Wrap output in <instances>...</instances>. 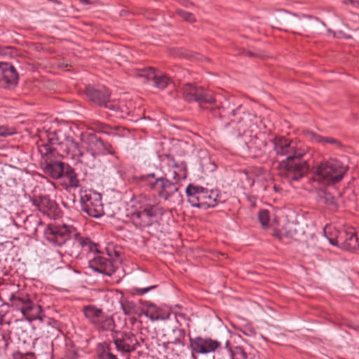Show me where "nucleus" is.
<instances>
[{
    "mask_svg": "<svg viewBox=\"0 0 359 359\" xmlns=\"http://www.w3.org/2000/svg\"><path fill=\"white\" fill-rule=\"evenodd\" d=\"M210 114L215 124L229 137L245 135L257 137L261 133L262 121L254 113L244 111L242 105L226 101L217 108H211Z\"/></svg>",
    "mask_w": 359,
    "mask_h": 359,
    "instance_id": "nucleus-1",
    "label": "nucleus"
},
{
    "mask_svg": "<svg viewBox=\"0 0 359 359\" xmlns=\"http://www.w3.org/2000/svg\"><path fill=\"white\" fill-rule=\"evenodd\" d=\"M271 141L276 155L286 156V158L280 161L278 165L282 178L289 182L299 181L307 174L309 165L302 159L306 153L298 146L297 142L278 136Z\"/></svg>",
    "mask_w": 359,
    "mask_h": 359,
    "instance_id": "nucleus-2",
    "label": "nucleus"
},
{
    "mask_svg": "<svg viewBox=\"0 0 359 359\" xmlns=\"http://www.w3.org/2000/svg\"><path fill=\"white\" fill-rule=\"evenodd\" d=\"M131 180L136 187L152 192L165 201L168 200L179 189L171 174L165 172L161 167L156 165H149L144 173L132 176Z\"/></svg>",
    "mask_w": 359,
    "mask_h": 359,
    "instance_id": "nucleus-3",
    "label": "nucleus"
},
{
    "mask_svg": "<svg viewBox=\"0 0 359 359\" xmlns=\"http://www.w3.org/2000/svg\"><path fill=\"white\" fill-rule=\"evenodd\" d=\"M270 23L273 29L294 34H299L294 29L320 31L326 27V24L317 17L307 14L299 15L285 9H280L273 15Z\"/></svg>",
    "mask_w": 359,
    "mask_h": 359,
    "instance_id": "nucleus-4",
    "label": "nucleus"
},
{
    "mask_svg": "<svg viewBox=\"0 0 359 359\" xmlns=\"http://www.w3.org/2000/svg\"><path fill=\"white\" fill-rule=\"evenodd\" d=\"M47 143L50 148H56L58 155L61 157L67 156L77 162L88 165L85 159L84 152L79 143L71 135L69 130L62 128L46 131Z\"/></svg>",
    "mask_w": 359,
    "mask_h": 359,
    "instance_id": "nucleus-5",
    "label": "nucleus"
},
{
    "mask_svg": "<svg viewBox=\"0 0 359 359\" xmlns=\"http://www.w3.org/2000/svg\"><path fill=\"white\" fill-rule=\"evenodd\" d=\"M348 168L341 161L330 158L313 168L311 180L324 186H333L342 180Z\"/></svg>",
    "mask_w": 359,
    "mask_h": 359,
    "instance_id": "nucleus-6",
    "label": "nucleus"
},
{
    "mask_svg": "<svg viewBox=\"0 0 359 359\" xmlns=\"http://www.w3.org/2000/svg\"><path fill=\"white\" fill-rule=\"evenodd\" d=\"M163 214V207L158 204L146 202L140 204L128 217L136 229H144L154 224H158Z\"/></svg>",
    "mask_w": 359,
    "mask_h": 359,
    "instance_id": "nucleus-7",
    "label": "nucleus"
},
{
    "mask_svg": "<svg viewBox=\"0 0 359 359\" xmlns=\"http://www.w3.org/2000/svg\"><path fill=\"white\" fill-rule=\"evenodd\" d=\"M38 151L41 156L39 165L43 172L53 180L62 179V170L67 163L59 158L57 149L42 144L39 145Z\"/></svg>",
    "mask_w": 359,
    "mask_h": 359,
    "instance_id": "nucleus-8",
    "label": "nucleus"
},
{
    "mask_svg": "<svg viewBox=\"0 0 359 359\" xmlns=\"http://www.w3.org/2000/svg\"><path fill=\"white\" fill-rule=\"evenodd\" d=\"M182 95L187 102H196L201 109L208 110L209 117L212 119L211 108L219 107V106L215 105L216 100L210 91L195 83L184 84L182 88Z\"/></svg>",
    "mask_w": 359,
    "mask_h": 359,
    "instance_id": "nucleus-9",
    "label": "nucleus"
},
{
    "mask_svg": "<svg viewBox=\"0 0 359 359\" xmlns=\"http://www.w3.org/2000/svg\"><path fill=\"white\" fill-rule=\"evenodd\" d=\"M83 313L89 323L99 332H114L116 324L112 316L103 311L95 305L89 304L83 306Z\"/></svg>",
    "mask_w": 359,
    "mask_h": 359,
    "instance_id": "nucleus-10",
    "label": "nucleus"
},
{
    "mask_svg": "<svg viewBox=\"0 0 359 359\" xmlns=\"http://www.w3.org/2000/svg\"><path fill=\"white\" fill-rule=\"evenodd\" d=\"M74 231V226L49 224L43 231L45 240L54 247H60L69 241V233Z\"/></svg>",
    "mask_w": 359,
    "mask_h": 359,
    "instance_id": "nucleus-11",
    "label": "nucleus"
},
{
    "mask_svg": "<svg viewBox=\"0 0 359 359\" xmlns=\"http://www.w3.org/2000/svg\"><path fill=\"white\" fill-rule=\"evenodd\" d=\"M83 93L86 100L95 107L107 109L111 102V92L104 86L86 85Z\"/></svg>",
    "mask_w": 359,
    "mask_h": 359,
    "instance_id": "nucleus-12",
    "label": "nucleus"
},
{
    "mask_svg": "<svg viewBox=\"0 0 359 359\" xmlns=\"http://www.w3.org/2000/svg\"><path fill=\"white\" fill-rule=\"evenodd\" d=\"M80 203L82 211L90 217L98 218L104 213L101 195L98 193L90 191L88 193L85 191L84 194L81 195Z\"/></svg>",
    "mask_w": 359,
    "mask_h": 359,
    "instance_id": "nucleus-13",
    "label": "nucleus"
},
{
    "mask_svg": "<svg viewBox=\"0 0 359 359\" xmlns=\"http://www.w3.org/2000/svg\"><path fill=\"white\" fill-rule=\"evenodd\" d=\"M189 346L191 349V356L196 359L195 353L208 354L214 353L222 348L221 342L209 337L203 338L198 336L194 338L189 337Z\"/></svg>",
    "mask_w": 359,
    "mask_h": 359,
    "instance_id": "nucleus-14",
    "label": "nucleus"
},
{
    "mask_svg": "<svg viewBox=\"0 0 359 359\" xmlns=\"http://www.w3.org/2000/svg\"><path fill=\"white\" fill-rule=\"evenodd\" d=\"M19 80L18 73L10 62H0V87L4 89H13Z\"/></svg>",
    "mask_w": 359,
    "mask_h": 359,
    "instance_id": "nucleus-15",
    "label": "nucleus"
},
{
    "mask_svg": "<svg viewBox=\"0 0 359 359\" xmlns=\"http://www.w3.org/2000/svg\"><path fill=\"white\" fill-rule=\"evenodd\" d=\"M357 233L353 229L342 230L338 237L330 239V244L333 246L346 251H353L358 250Z\"/></svg>",
    "mask_w": 359,
    "mask_h": 359,
    "instance_id": "nucleus-16",
    "label": "nucleus"
},
{
    "mask_svg": "<svg viewBox=\"0 0 359 359\" xmlns=\"http://www.w3.org/2000/svg\"><path fill=\"white\" fill-rule=\"evenodd\" d=\"M88 267L94 272L109 277L117 269V266L111 259L101 256V254H97L88 260Z\"/></svg>",
    "mask_w": 359,
    "mask_h": 359,
    "instance_id": "nucleus-17",
    "label": "nucleus"
},
{
    "mask_svg": "<svg viewBox=\"0 0 359 359\" xmlns=\"http://www.w3.org/2000/svg\"><path fill=\"white\" fill-rule=\"evenodd\" d=\"M140 303L142 306L141 308V312L139 314L140 316L141 314H143L149 318L151 321L167 320L170 317L169 312L163 311L154 303L142 299L140 300Z\"/></svg>",
    "mask_w": 359,
    "mask_h": 359,
    "instance_id": "nucleus-18",
    "label": "nucleus"
},
{
    "mask_svg": "<svg viewBox=\"0 0 359 359\" xmlns=\"http://www.w3.org/2000/svg\"><path fill=\"white\" fill-rule=\"evenodd\" d=\"M81 141L87 152L90 153L93 158L102 155L103 140L95 133L81 135Z\"/></svg>",
    "mask_w": 359,
    "mask_h": 359,
    "instance_id": "nucleus-19",
    "label": "nucleus"
},
{
    "mask_svg": "<svg viewBox=\"0 0 359 359\" xmlns=\"http://www.w3.org/2000/svg\"><path fill=\"white\" fill-rule=\"evenodd\" d=\"M158 157L161 161L166 159L168 161V165L176 169L173 170L171 174V177L172 180H174L173 182H176V183H177L178 181L187 178L188 172L187 165L184 162H181L180 164H178L175 161L174 157L170 154L159 155Z\"/></svg>",
    "mask_w": 359,
    "mask_h": 359,
    "instance_id": "nucleus-20",
    "label": "nucleus"
},
{
    "mask_svg": "<svg viewBox=\"0 0 359 359\" xmlns=\"http://www.w3.org/2000/svg\"><path fill=\"white\" fill-rule=\"evenodd\" d=\"M39 211L54 219L61 217L62 215L58 204L49 195L41 196V209Z\"/></svg>",
    "mask_w": 359,
    "mask_h": 359,
    "instance_id": "nucleus-21",
    "label": "nucleus"
},
{
    "mask_svg": "<svg viewBox=\"0 0 359 359\" xmlns=\"http://www.w3.org/2000/svg\"><path fill=\"white\" fill-rule=\"evenodd\" d=\"M197 165L198 170L205 175L214 172L217 169V165L205 151H201L198 154Z\"/></svg>",
    "mask_w": 359,
    "mask_h": 359,
    "instance_id": "nucleus-22",
    "label": "nucleus"
},
{
    "mask_svg": "<svg viewBox=\"0 0 359 359\" xmlns=\"http://www.w3.org/2000/svg\"><path fill=\"white\" fill-rule=\"evenodd\" d=\"M317 201L325 205L331 212H335L339 210L337 198L325 189L317 191Z\"/></svg>",
    "mask_w": 359,
    "mask_h": 359,
    "instance_id": "nucleus-23",
    "label": "nucleus"
},
{
    "mask_svg": "<svg viewBox=\"0 0 359 359\" xmlns=\"http://www.w3.org/2000/svg\"><path fill=\"white\" fill-rule=\"evenodd\" d=\"M204 187L194 184H189L185 189L187 201L192 207L198 208L200 205V198L204 194Z\"/></svg>",
    "mask_w": 359,
    "mask_h": 359,
    "instance_id": "nucleus-24",
    "label": "nucleus"
},
{
    "mask_svg": "<svg viewBox=\"0 0 359 359\" xmlns=\"http://www.w3.org/2000/svg\"><path fill=\"white\" fill-rule=\"evenodd\" d=\"M30 295L27 293L17 292L11 294L9 297L11 305L16 309L20 310L22 315H25V307L31 301Z\"/></svg>",
    "mask_w": 359,
    "mask_h": 359,
    "instance_id": "nucleus-25",
    "label": "nucleus"
},
{
    "mask_svg": "<svg viewBox=\"0 0 359 359\" xmlns=\"http://www.w3.org/2000/svg\"><path fill=\"white\" fill-rule=\"evenodd\" d=\"M172 334L171 340L168 341V345H177V350L173 353V355H180L185 345V331L182 328L175 327Z\"/></svg>",
    "mask_w": 359,
    "mask_h": 359,
    "instance_id": "nucleus-26",
    "label": "nucleus"
},
{
    "mask_svg": "<svg viewBox=\"0 0 359 359\" xmlns=\"http://www.w3.org/2000/svg\"><path fill=\"white\" fill-rule=\"evenodd\" d=\"M110 113L109 116H112L117 119H128L130 121H133V119L129 118L130 111L126 105L120 106L114 102H111L107 108Z\"/></svg>",
    "mask_w": 359,
    "mask_h": 359,
    "instance_id": "nucleus-27",
    "label": "nucleus"
},
{
    "mask_svg": "<svg viewBox=\"0 0 359 359\" xmlns=\"http://www.w3.org/2000/svg\"><path fill=\"white\" fill-rule=\"evenodd\" d=\"M111 341L107 340L97 344L95 352L97 359H118L111 352Z\"/></svg>",
    "mask_w": 359,
    "mask_h": 359,
    "instance_id": "nucleus-28",
    "label": "nucleus"
},
{
    "mask_svg": "<svg viewBox=\"0 0 359 359\" xmlns=\"http://www.w3.org/2000/svg\"><path fill=\"white\" fill-rule=\"evenodd\" d=\"M42 306L39 304H35L32 299L29 302H28V305L25 307V311L24 316L29 321H32L35 319H39L40 320H43L42 319Z\"/></svg>",
    "mask_w": 359,
    "mask_h": 359,
    "instance_id": "nucleus-29",
    "label": "nucleus"
},
{
    "mask_svg": "<svg viewBox=\"0 0 359 359\" xmlns=\"http://www.w3.org/2000/svg\"><path fill=\"white\" fill-rule=\"evenodd\" d=\"M62 172V179L65 178L68 181L67 187L75 189L80 186L78 175L76 172L75 169L71 167L68 163L66 164Z\"/></svg>",
    "mask_w": 359,
    "mask_h": 359,
    "instance_id": "nucleus-30",
    "label": "nucleus"
},
{
    "mask_svg": "<svg viewBox=\"0 0 359 359\" xmlns=\"http://www.w3.org/2000/svg\"><path fill=\"white\" fill-rule=\"evenodd\" d=\"M111 334L112 341L115 345L116 349L118 352H120L123 355H129L132 353L131 350L133 346L127 344L124 338L122 335H118V334Z\"/></svg>",
    "mask_w": 359,
    "mask_h": 359,
    "instance_id": "nucleus-31",
    "label": "nucleus"
},
{
    "mask_svg": "<svg viewBox=\"0 0 359 359\" xmlns=\"http://www.w3.org/2000/svg\"><path fill=\"white\" fill-rule=\"evenodd\" d=\"M313 140L323 145L330 144L335 145L337 148H342L343 144L339 140L332 137H323L313 132L311 133Z\"/></svg>",
    "mask_w": 359,
    "mask_h": 359,
    "instance_id": "nucleus-32",
    "label": "nucleus"
},
{
    "mask_svg": "<svg viewBox=\"0 0 359 359\" xmlns=\"http://www.w3.org/2000/svg\"><path fill=\"white\" fill-rule=\"evenodd\" d=\"M151 81H154V86L160 90H164L170 83H172V79L166 74H158L156 72L154 76L152 77Z\"/></svg>",
    "mask_w": 359,
    "mask_h": 359,
    "instance_id": "nucleus-33",
    "label": "nucleus"
},
{
    "mask_svg": "<svg viewBox=\"0 0 359 359\" xmlns=\"http://www.w3.org/2000/svg\"><path fill=\"white\" fill-rule=\"evenodd\" d=\"M80 247L83 251L87 253L102 254L103 252L100 250V245L94 243L90 237H86L85 240H82V245Z\"/></svg>",
    "mask_w": 359,
    "mask_h": 359,
    "instance_id": "nucleus-34",
    "label": "nucleus"
},
{
    "mask_svg": "<svg viewBox=\"0 0 359 359\" xmlns=\"http://www.w3.org/2000/svg\"><path fill=\"white\" fill-rule=\"evenodd\" d=\"M119 303L121 308L126 316L136 314L137 313L135 304L132 301L128 300L123 294H121L119 299Z\"/></svg>",
    "mask_w": 359,
    "mask_h": 359,
    "instance_id": "nucleus-35",
    "label": "nucleus"
},
{
    "mask_svg": "<svg viewBox=\"0 0 359 359\" xmlns=\"http://www.w3.org/2000/svg\"><path fill=\"white\" fill-rule=\"evenodd\" d=\"M204 194L201 196L200 200V205H198V208L207 210L208 208L215 207V203L212 201L211 190H208L207 188L203 189Z\"/></svg>",
    "mask_w": 359,
    "mask_h": 359,
    "instance_id": "nucleus-36",
    "label": "nucleus"
},
{
    "mask_svg": "<svg viewBox=\"0 0 359 359\" xmlns=\"http://www.w3.org/2000/svg\"><path fill=\"white\" fill-rule=\"evenodd\" d=\"M114 333L118 334V335H122V337L124 338V340L127 343V344L131 345L133 347L131 348V351H135L137 346H140V344L136 338L135 334L130 332H125V331H116L114 330Z\"/></svg>",
    "mask_w": 359,
    "mask_h": 359,
    "instance_id": "nucleus-37",
    "label": "nucleus"
},
{
    "mask_svg": "<svg viewBox=\"0 0 359 359\" xmlns=\"http://www.w3.org/2000/svg\"><path fill=\"white\" fill-rule=\"evenodd\" d=\"M156 72V69L151 67L135 69V74L137 76L145 78L147 81L152 79V77L154 76Z\"/></svg>",
    "mask_w": 359,
    "mask_h": 359,
    "instance_id": "nucleus-38",
    "label": "nucleus"
},
{
    "mask_svg": "<svg viewBox=\"0 0 359 359\" xmlns=\"http://www.w3.org/2000/svg\"><path fill=\"white\" fill-rule=\"evenodd\" d=\"M105 250L107 252V255L109 256V259H111L113 263L115 264L117 261H121L120 256L121 252L116 249V246L109 244L106 248Z\"/></svg>",
    "mask_w": 359,
    "mask_h": 359,
    "instance_id": "nucleus-39",
    "label": "nucleus"
},
{
    "mask_svg": "<svg viewBox=\"0 0 359 359\" xmlns=\"http://www.w3.org/2000/svg\"><path fill=\"white\" fill-rule=\"evenodd\" d=\"M230 359H248V354L245 351L243 347L236 346L233 347V351L232 352ZM250 359H259L258 358H250Z\"/></svg>",
    "mask_w": 359,
    "mask_h": 359,
    "instance_id": "nucleus-40",
    "label": "nucleus"
},
{
    "mask_svg": "<svg viewBox=\"0 0 359 359\" xmlns=\"http://www.w3.org/2000/svg\"><path fill=\"white\" fill-rule=\"evenodd\" d=\"M258 219L262 227H267L269 222V211L262 209L258 212Z\"/></svg>",
    "mask_w": 359,
    "mask_h": 359,
    "instance_id": "nucleus-41",
    "label": "nucleus"
},
{
    "mask_svg": "<svg viewBox=\"0 0 359 359\" xmlns=\"http://www.w3.org/2000/svg\"><path fill=\"white\" fill-rule=\"evenodd\" d=\"M95 127L96 132L97 133H102L107 135L116 134L114 133V128L108 124L97 122V123L95 124Z\"/></svg>",
    "mask_w": 359,
    "mask_h": 359,
    "instance_id": "nucleus-42",
    "label": "nucleus"
},
{
    "mask_svg": "<svg viewBox=\"0 0 359 359\" xmlns=\"http://www.w3.org/2000/svg\"><path fill=\"white\" fill-rule=\"evenodd\" d=\"M18 55V50L13 46H0V55L8 56L10 57H15Z\"/></svg>",
    "mask_w": 359,
    "mask_h": 359,
    "instance_id": "nucleus-43",
    "label": "nucleus"
},
{
    "mask_svg": "<svg viewBox=\"0 0 359 359\" xmlns=\"http://www.w3.org/2000/svg\"><path fill=\"white\" fill-rule=\"evenodd\" d=\"M222 332L224 339H226L225 348L227 349V351H229V355L231 356L232 354V352L233 351V347L231 345V343L229 340V338H230L231 337V332L226 327H224L222 329Z\"/></svg>",
    "mask_w": 359,
    "mask_h": 359,
    "instance_id": "nucleus-44",
    "label": "nucleus"
},
{
    "mask_svg": "<svg viewBox=\"0 0 359 359\" xmlns=\"http://www.w3.org/2000/svg\"><path fill=\"white\" fill-rule=\"evenodd\" d=\"M176 13L181 18H182L184 21H186L187 22L192 23V22H196V20L194 15L191 12H188V11H186L182 9H177L176 11Z\"/></svg>",
    "mask_w": 359,
    "mask_h": 359,
    "instance_id": "nucleus-45",
    "label": "nucleus"
},
{
    "mask_svg": "<svg viewBox=\"0 0 359 359\" xmlns=\"http://www.w3.org/2000/svg\"><path fill=\"white\" fill-rule=\"evenodd\" d=\"M341 231H337L334 228H332L331 226H325L323 229L324 236L327 238V239L329 241V243H330V239L338 237L339 235V233Z\"/></svg>",
    "mask_w": 359,
    "mask_h": 359,
    "instance_id": "nucleus-46",
    "label": "nucleus"
},
{
    "mask_svg": "<svg viewBox=\"0 0 359 359\" xmlns=\"http://www.w3.org/2000/svg\"><path fill=\"white\" fill-rule=\"evenodd\" d=\"M13 359H35V353L33 352L22 353L18 351L13 353Z\"/></svg>",
    "mask_w": 359,
    "mask_h": 359,
    "instance_id": "nucleus-47",
    "label": "nucleus"
},
{
    "mask_svg": "<svg viewBox=\"0 0 359 359\" xmlns=\"http://www.w3.org/2000/svg\"><path fill=\"white\" fill-rule=\"evenodd\" d=\"M238 330L248 337H255L257 334L256 330L250 325H246Z\"/></svg>",
    "mask_w": 359,
    "mask_h": 359,
    "instance_id": "nucleus-48",
    "label": "nucleus"
},
{
    "mask_svg": "<svg viewBox=\"0 0 359 359\" xmlns=\"http://www.w3.org/2000/svg\"><path fill=\"white\" fill-rule=\"evenodd\" d=\"M102 147V155H104L106 154L114 155L116 154V151H115L114 149L113 148L111 143H109L108 142H104L103 140Z\"/></svg>",
    "mask_w": 359,
    "mask_h": 359,
    "instance_id": "nucleus-49",
    "label": "nucleus"
},
{
    "mask_svg": "<svg viewBox=\"0 0 359 359\" xmlns=\"http://www.w3.org/2000/svg\"><path fill=\"white\" fill-rule=\"evenodd\" d=\"M211 194L212 201L213 203H215V206L219 203L224 202V200L222 199L221 192L219 189H212Z\"/></svg>",
    "mask_w": 359,
    "mask_h": 359,
    "instance_id": "nucleus-50",
    "label": "nucleus"
},
{
    "mask_svg": "<svg viewBox=\"0 0 359 359\" xmlns=\"http://www.w3.org/2000/svg\"><path fill=\"white\" fill-rule=\"evenodd\" d=\"M15 133V128H8L7 126H0V137H7Z\"/></svg>",
    "mask_w": 359,
    "mask_h": 359,
    "instance_id": "nucleus-51",
    "label": "nucleus"
},
{
    "mask_svg": "<svg viewBox=\"0 0 359 359\" xmlns=\"http://www.w3.org/2000/svg\"><path fill=\"white\" fill-rule=\"evenodd\" d=\"M327 33L330 35H332L333 38L341 37L345 39H352V36L351 35L346 34L344 32H343L342 31L337 32L338 36H337L336 32L332 30L331 29H327Z\"/></svg>",
    "mask_w": 359,
    "mask_h": 359,
    "instance_id": "nucleus-52",
    "label": "nucleus"
},
{
    "mask_svg": "<svg viewBox=\"0 0 359 359\" xmlns=\"http://www.w3.org/2000/svg\"><path fill=\"white\" fill-rule=\"evenodd\" d=\"M74 231L69 233V240L73 237L74 239L78 242L79 246L82 245V240H85L86 237L81 236V233L77 231V229L74 226Z\"/></svg>",
    "mask_w": 359,
    "mask_h": 359,
    "instance_id": "nucleus-53",
    "label": "nucleus"
},
{
    "mask_svg": "<svg viewBox=\"0 0 359 359\" xmlns=\"http://www.w3.org/2000/svg\"><path fill=\"white\" fill-rule=\"evenodd\" d=\"M239 55L248 57L250 58L259 57L260 55L259 53H254L251 50H245L244 48L239 50L238 53Z\"/></svg>",
    "mask_w": 359,
    "mask_h": 359,
    "instance_id": "nucleus-54",
    "label": "nucleus"
},
{
    "mask_svg": "<svg viewBox=\"0 0 359 359\" xmlns=\"http://www.w3.org/2000/svg\"><path fill=\"white\" fill-rule=\"evenodd\" d=\"M158 287V285H150V286H148V287H143V288H140V287H134V291L135 292V293L138 295H142V294H146L147 292H148L149 291L153 290V289H155Z\"/></svg>",
    "mask_w": 359,
    "mask_h": 359,
    "instance_id": "nucleus-55",
    "label": "nucleus"
},
{
    "mask_svg": "<svg viewBox=\"0 0 359 359\" xmlns=\"http://www.w3.org/2000/svg\"><path fill=\"white\" fill-rule=\"evenodd\" d=\"M43 345L46 348L47 351H45L44 353H41V351L39 350V355H41L43 358L46 357L47 358L51 359L53 358V348H50L47 344H44Z\"/></svg>",
    "mask_w": 359,
    "mask_h": 359,
    "instance_id": "nucleus-56",
    "label": "nucleus"
},
{
    "mask_svg": "<svg viewBox=\"0 0 359 359\" xmlns=\"http://www.w3.org/2000/svg\"><path fill=\"white\" fill-rule=\"evenodd\" d=\"M29 200L32 205H34L38 210L39 209H41V196H39L38 198L29 196Z\"/></svg>",
    "mask_w": 359,
    "mask_h": 359,
    "instance_id": "nucleus-57",
    "label": "nucleus"
},
{
    "mask_svg": "<svg viewBox=\"0 0 359 359\" xmlns=\"http://www.w3.org/2000/svg\"><path fill=\"white\" fill-rule=\"evenodd\" d=\"M173 345H168V342L165 344V350L170 353L172 357H179L180 355H173V353L177 350V346L176 348L172 347Z\"/></svg>",
    "mask_w": 359,
    "mask_h": 359,
    "instance_id": "nucleus-58",
    "label": "nucleus"
},
{
    "mask_svg": "<svg viewBox=\"0 0 359 359\" xmlns=\"http://www.w3.org/2000/svg\"><path fill=\"white\" fill-rule=\"evenodd\" d=\"M67 359H80L78 350L69 351L67 356Z\"/></svg>",
    "mask_w": 359,
    "mask_h": 359,
    "instance_id": "nucleus-59",
    "label": "nucleus"
},
{
    "mask_svg": "<svg viewBox=\"0 0 359 359\" xmlns=\"http://www.w3.org/2000/svg\"><path fill=\"white\" fill-rule=\"evenodd\" d=\"M180 55H182V57L187 58V59H190L194 56L192 52H190L189 50H187L182 49V48L180 50Z\"/></svg>",
    "mask_w": 359,
    "mask_h": 359,
    "instance_id": "nucleus-60",
    "label": "nucleus"
},
{
    "mask_svg": "<svg viewBox=\"0 0 359 359\" xmlns=\"http://www.w3.org/2000/svg\"><path fill=\"white\" fill-rule=\"evenodd\" d=\"M344 4H350L353 5L354 7H358V6H359V1H355V0H344Z\"/></svg>",
    "mask_w": 359,
    "mask_h": 359,
    "instance_id": "nucleus-61",
    "label": "nucleus"
},
{
    "mask_svg": "<svg viewBox=\"0 0 359 359\" xmlns=\"http://www.w3.org/2000/svg\"><path fill=\"white\" fill-rule=\"evenodd\" d=\"M67 252L71 256V257H78V256L79 255V250H69V251H67Z\"/></svg>",
    "mask_w": 359,
    "mask_h": 359,
    "instance_id": "nucleus-62",
    "label": "nucleus"
},
{
    "mask_svg": "<svg viewBox=\"0 0 359 359\" xmlns=\"http://www.w3.org/2000/svg\"><path fill=\"white\" fill-rule=\"evenodd\" d=\"M43 49V46L41 43H36L35 44V50L39 51Z\"/></svg>",
    "mask_w": 359,
    "mask_h": 359,
    "instance_id": "nucleus-63",
    "label": "nucleus"
},
{
    "mask_svg": "<svg viewBox=\"0 0 359 359\" xmlns=\"http://www.w3.org/2000/svg\"><path fill=\"white\" fill-rule=\"evenodd\" d=\"M79 1L81 3V4H86V5H90L92 4V2L90 1V0H79Z\"/></svg>",
    "mask_w": 359,
    "mask_h": 359,
    "instance_id": "nucleus-64",
    "label": "nucleus"
}]
</instances>
